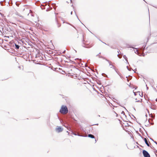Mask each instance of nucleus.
<instances>
[{
  "label": "nucleus",
  "mask_w": 157,
  "mask_h": 157,
  "mask_svg": "<svg viewBox=\"0 0 157 157\" xmlns=\"http://www.w3.org/2000/svg\"><path fill=\"white\" fill-rule=\"evenodd\" d=\"M126 46L127 48H135L132 47L129 44H126Z\"/></svg>",
  "instance_id": "10"
},
{
  "label": "nucleus",
  "mask_w": 157,
  "mask_h": 157,
  "mask_svg": "<svg viewBox=\"0 0 157 157\" xmlns=\"http://www.w3.org/2000/svg\"><path fill=\"white\" fill-rule=\"evenodd\" d=\"M146 45L144 46V48H141V51H143L144 50L145 47Z\"/></svg>",
  "instance_id": "17"
},
{
  "label": "nucleus",
  "mask_w": 157,
  "mask_h": 157,
  "mask_svg": "<svg viewBox=\"0 0 157 157\" xmlns=\"http://www.w3.org/2000/svg\"><path fill=\"white\" fill-rule=\"evenodd\" d=\"M78 20H79V21H80V20L79 19H78Z\"/></svg>",
  "instance_id": "38"
},
{
  "label": "nucleus",
  "mask_w": 157,
  "mask_h": 157,
  "mask_svg": "<svg viewBox=\"0 0 157 157\" xmlns=\"http://www.w3.org/2000/svg\"><path fill=\"white\" fill-rule=\"evenodd\" d=\"M88 137L92 138H94V136L92 134H89L88 135Z\"/></svg>",
  "instance_id": "9"
},
{
  "label": "nucleus",
  "mask_w": 157,
  "mask_h": 157,
  "mask_svg": "<svg viewBox=\"0 0 157 157\" xmlns=\"http://www.w3.org/2000/svg\"><path fill=\"white\" fill-rule=\"evenodd\" d=\"M77 135L79 136H82V137H85V136L83 135H80L78 133L77 134Z\"/></svg>",
  "instance_id": "16"
},
{
  "label": "nucleus",
  "mask_w": 157,
  "mask_h": 157,
  "mask_svg": "<svg viewBox=\"0 0 157 157\" xmlns=\"http://www.w3.org/2000/svg\"><path fill=\"white\" fill-rule=\"evenodd\" d=\"M135 52L136 53V54H138L139 55V56H141V54L140 55L139 54V51L138 50H136V51H135Z\"/></svg>",
  "instance_id": "12"
},
{
  "label": "nucleus",
  "mask_w": 157,
  "mask_h": 157,
  "mask_svg": "<svg viewBox=\"0 0 157 157\" xmlns=\"http://www.w3.org/2000/svg\"><path fill=\"white\" fill-rule=\"evenodd\" d=\"M143 153L144 157H150V155L149 153L145 150H143Z\"/></svg>",
  "instance_id": "2"
},
{
  "label": "nucleus",
  "mask_w": 157,
  "mask_h": 157,
  "mask_svg": "<svg viewBox=\"0 0 157 157\" xmlns=\"http://www.w3.org/2000/svg\"><path fill=\"white\" fill-rule=\"evenodd\" d=\"M78 20H79V21H80V20L79 19H78Z\"/></svg>",
  "instance_id": "39"
},
{
  "label": "nucleus",
  "mask_w": 157,
  "mask_h": 157,
  "mask_svg": "<svg viewBox=\"0 0 157 157\" xmlns=\"http://www.w3.org/2000/svg\"><path fill=\"white\" fill-rule=\"evenodd\" d=\"M118 52V53H119V52L118 51V52Z\"/></svg>",
  "instance_id": "37"
},
{
  "label": "nucleus",
  "mask_w": 157,
  "mask_h": 157,
  "mask_svg": "<svg viewBox=\"0 0 157 157\" xmlns=\"http://www.w3.org/2000/svg\"><path fill=\"white\" fill-rule=\"evenodd\" d=\"M102 75H103V76H105V75H106H106H105V74H104V73H103V74H102Z\"/></svg>",
  "instance_id": "22"
},
{
  "label": "nucleus",
  "mask_w": 157,
  "mask_h": 157,
  "mask_svg": "<svg viewBox=\"0 0 157 157\" xmlns=\"http://www.w3.org/2000/svg\"><path fill=\"white\" fill-rule=\"evenodd\" d=\"M147 89H148V87H147Z\"/></svg>",
  "instance_id": "33"
},
{
  "label": "nucleus",
  "mask_w": 157,
  "mask_h": 157,
  "mask_svg": "<svg viewBox=\"0 0 157 157\" xmlns=\"http://www.w3.org/2000/svg\"><path fill=\"white\" fill-rule=\"evenodd\" d=\"M141 94V95H142H142H143V94H142V93Z\"/></svg>",
  "instance_id": "31"
},
{
  "label": "nucleus",
  "mask_w": 157,
  "mask_h": 157,
  "mask_svg": "<svg viewBox=\"0 0 157 157\" xmlns=\"http://www.w3.org/2000/svg\"><path fill=\"white\" fill-rule=\"evenodd\" d=\"M129 69L131 70H132L133 71H134L135 73H136L135 71L136 70V69L134 70H132L131 68H129Z\"/></svg>",
  "instance_id": "20"
},
{
  "label": "nucleus",
  "mask_w": 157,
  "mask_h": 157,
  "mask_svg": "<svg viewBox=\"0 0 157 157\" xmlns=\"http://www.w3.org/2000/svg\"><path fill=\"white\" fill-rule=\"evenodd\" d=\"M121 114H123L124 115H125L123 111H122V112L121 113Z\"/></svg>",
  "instance_id": "18"
},
{
  "label": "nucleus",
  "mask_w": 157,
  "mask_h": 157,
  "mask_svg": "<svg viewBox=\"0 0 157 157\" xmlns=\"http://www.w3.org/2000/svg\"><path fill=\"white\" fill-rule=\"evenodd\" d=\"M136 100H137V99L136 98Z\"/></svg>",
  "instance_id": "42"
},
{
  "label": "nucleus",
  "mask_w": 157,
  "mask_h": 157,
  "mask_svg": "<svg viewBox=\"0 0 157 157\" xmlns=\"http://www.w3.org/2000/svg\"><path fill=\"white\" fill-rule=\"evenodd\" d=\"M0 14H1V15H2V14L1 13H0Z\"/></svg>",
  "instance_id": "32"
},
{
  "label": "nucleus",
  "mask_w": 157,
  "mask_h": 157,
  "mask_svg": "<svg viewBox=\"0 0 157 157\" xmlns=\"http://www.w3.org/2000/svg\"><path fill=\"white\" fill-rule=\"evenodd\" d=\"M68 112L67 107L66 106L62 105L59 110V112L63 114H66Z\"/></svg>",
  "instance_id": "1"
},
{
  "label": "nucleus",
  "mask_w": 157,
  "mask_h": 157,
  "mask_svg": "<svg viewBox=\"0 0 157 157\" xmlns=\"http://www.w3.org/2000/svg\"><path fill=\"white\" fill-rule=\"evenodd\" d=\"M14 44L16 49H18L19 48V46L17 44Z\"/></svg>",
  "instance_id": "11"
},
{
  "label": "nucleus",
  "mask_w": 157,
  "mask_h": 157,
  "mask_svg": "<svg viewBox=\"0 0 157 157\" xmlns=\"http://www.w3.org/2000/svg\"><path fill=\"white\" fill-rule=\"evenodd\" d=\"M153 141V140H152V139L150 138Z\"/></svg>",
  "instance_id": "35"
},
{
  "label": "nucleus",
  "mask_w": 157,
  "mask_h": 157,
  "mask_svg": "<svg viewBox=\"0 0 157 157\" xmlns=\"http://www.w3.org/2000/svg\"><path fill=\"white\" fill-rule=\"evenodd\" d=\"M65 52V51H64L63 52V53H64Z\"/></svg>",
  "instance_id": "27"
},
{
  "label": "nucleus",
  "mask_w": 157,
  "mask_h": 157,
  "mask_svg": "<svg viewBox=\"0 0 157 157\" xmlns=\"http://www.w3.org/2000/svg\"><path fill=\"white\" fill-rule=\"evenodd\" d=\"M144 141L145 142V143L146 144L147 146L149 147L150 146H149V143L148 142V141H147V139L146 138H144Z\"/></svg>",
  "instance_id": "5"
},
{
  "label": "nucleus",
  "mask_w": 157,
  "mask_h": 157,
  "mask_svg": "<svg viewBox=\"0 0 157 157\" xmlns=\"http://www.w3.org/2000/svg\"><path fill=\"white\" fill-rule=\"evenodd\" d=\"M99 56V54H98V55H97V56Z\"/></svg>",
  "instance_id": "30"
},
{
  "label": "nucleus",
  "mask_w": 157,
  "mask_h": 157,
  "mask_svg": "<svg viewBox=\"0 0 157 157\" xmlns=\"http://www.w3.org/2000/svg\"><path fill=\"white\" fill-rule=\"evenodd\" d=\"M56 23L57 24V27H60L61 26V25L59 24L58 23V21H57V20L56 18Z\"/></svg>",
  "instance_id": "8"
},
{
  "label": "nucleus",
  "mask_w": 157,
  "mask_h": 157,
  "mask_svg": "<svg viewBox=\"0 0 157 157\" xmlns=\"http://www.w3.org/2000/svg\"><path fill=\"white\" fill-rule=\"evenodd\" d=\"M127 69L128 70V71H131V70H129V68L128 67V66H127Z\"/></svg>",
  "instance_id": "21"
},
{
  "label": "nucleus",
  "mask_w": 157,
  "mask_h": 157,
  "mask_svg": "<svg viewBox=\"0 0 157 157\" xmlns=\"http://www.w3.org/2000/svg\"><path fill=\"white\" fill-rule=\"evenodd\" d=\"M92 45H90L89 44H85L83 43V44H82V46L85 48H91L92 46Z\"/></svg>",
  "instance_id": "4"
},
{
  "label": "nucleus",
  "mask_w": 157,
  "mask_h": 157,
  "mask_svg": "<svg viewBox=\"0 0 157 157\" xmlns=\"http://www.w3.org/2000/svg\"><path fill=\"white\" fill-rule=\"evenodd\" d=\"M110 66H111L110 67V68H112L113 69H114L115 70L116 72L117 73V71H116V68L112 64H111V65Z\"/></svg>",
  "instance_id": "7"
},
{
  "label": "nucleus",
  "mask_w": 157,
  "mask_h": 157,
  "mask_svg": "<svg viewBox=\"0 0 157 157\" xmlns=\"http://www.w3.org/2000/svg\"><path fill=\"white\" fill-rule=\"evenodd\" d=\"M56 131L58 132H62L63 130V128L60 127H59L56 128Z\"/></svg>",
  "instance_id": "3"
},
{
  "label": "nucleus",
  "mask_w": 157,
  "mask_h": 157,
  "mask_svg": "<svg viewBox=\"0 0 157 157\" xmlns=\"http://www.w3.org/2000/svg\"><path fill=\"white\" fill-rule=\"evenodd\" d=\"M72 14V11H71V14Z\"/></svg>",
  "instance_id": "26"
},
{
  "label": "nucleus",
  "mask_w": 157,
  "mask_h": 157,
  "mask_svg": "<svg viewBox=\"0 0 157 157\" xmlns=\"http://www.w3.org/2000/svg\"><path fill=\"white\" fill-rule=\"evenodd\" d=\"M134 94L135 95H136V94L135 92H134Z\"/></svg>",
  "instance_id": "25"
},
{
  "label": "nucleus",
  "mask_w": 157,
  "mask_h": 157,
  "mask_svg": "<svg viewBox=\"0 0 157 157\" xmlns=\"http://www.w3.org/2000/svg\"><path fill=\"white\" fill-rule=\"evenodd\" d=\"M67 133H68V134H69V132H68V131H67Z\"/></svg>",
  "instance_id": "28"
},
{
  "label": "nucleus",
  "mask_w": 157,
  "mask_h": 157,
  "mask_svg": "<svg viewBox=\"0 0 157 157\" xmlns=\"http://www.w3.org/2000/svg\"><path fill=\"white\" fill-rule=\"evenodd\" d=\"M140 96H141V94H140Z\"/></svg>",
  "instance_id": "36"
},
{
  "label": "nucleus",
  "mask_w": 157,
  "mask_h": 157,
  "mask_svg": "<svg viewBox=\"0 0 157 157\" xmlns=\"http://www.w3.org/2000/svg\"><path fill=\"white\" fill-rule=\"evenodd\" d=\"M78 20H79V21H80V20L79 19H78Z\"/></svg>",
  "instance_id": "40"
},
{
  "label": "nucleus",
  "mask_w": 157,
  "mask_h": 157,
  "mask_svg": "<svg viewBox=\"0 0 157 157\" xmlns=\"http://www.w3.org/2000/svg\"><path fill=\"white\" fill-rule=\"evenodd\" d=\"M123 57L125 59V60L126 61L127 63L128 64L129 63L128 62V58L125 55H124L123 56Z\"/></svg>",
  "instance_id": "6"
},
{
  "label": "nucleus",
  "mask_w": 157,
  "mask_h": 157,
  "mask_svg": "<svg viewBox=\"0 0 157 157\" xmlns=\"http://www.w3.org/2000/svg\"><path fill=\"white\" fill-rule=\"evenodd\" d=\"M145 116H146H146H147V114H146V115H145Z\"/></svg>",
  "instance_id": "34"
},
{
  "label": "nucleus",
  "mask_w": 157,
  "mask_h": 157,
  "mask_svg": "<svg viewBox=\"0 0 157 157\" xmlns=\"http://www.w3.org/2000/svg\"><path fill=\"white\" fill-rule=\"evenodd\" d=\"M72 133L73 134H74V135H75V136H76V135H77V134H76V133H75L74 132H72Z\"/></svg>",
  "instance_id": "19"
},
{
  "label": "nucleus",
  "mask_w": 157,
  "mask_h": 157,
  "mask_svg": "<svg viewBox=\"0 0 157 157\" xmlns=\"http://www.w3.org/2000/svg\"><path fill=\"white\" fill-rule=\"evenodd\" d=\"M83 41H84V40L83 39Z\"/></svg>",
  "instance_id": "41"
},
{
  "label": "nucleus",
  "mask_w": 157,
  "mask_h": 157,
  "mask_svg": "<svg viewBox=\"0 0 157 157\" xmlns=\"http://www.w3.org/2000/svg\"><path fill=\"white\" fill-rule=\"evenodd\" d=\"M76 15V16H77V18L78 19V16H77V15Z\"/></svg>",
  "instance_id": "29"
},
{
  "label": "nucleus",
  "mask_w": 157,
  "mask_h": 157,
  "mask_svg": "<svg viewBox=\"0 0 157 157\" xmlns=\"http://www.w3.org/2000/svg\"><path fill=\"white\" fill-rule=\"evenodd\" d=\"M143 0L144 1V0Z\"/></svg>",
  "instance_id": "44"
},
{
  "label": "nucleus",
  "mask_w": 157,
  "mask_h": 157,
  "mask_svg": "<svg viewBox=\"0 0 157 157\" xmlns=\"http://www.w3.org/2000/svg\"><path fill=\"white\" fill-rule=\"evenodd\" d=\"M151 108L152 109H155V106L154 105H151Z\"/></svg>",
  "instance_id": "14"
},
{
  "label": "nucleus",
  "mask_w": 157,
  "mask_h": 157,
  "mask_svg": "<svg viewBox=\"0 0 157 157\" xmlns=\"http://www.w3.org/2000/svg\"><path fill=\"white\" fill-rule=\"evenodd\" d=\"M154 143H155L157 145V142L156 141H154Z\"/></svg>",
  "instance_id": "24"
},
{
  "label": "nucleus",
  "mask_w": 157,
  "mask_h": 157,
  "mask_svg": "<svg viewBox=\"0 0 157 157\" xmlns=\"http://www.w3.org/2000/svg\"><path fill=\"white\" fill-rule=\"evenodd\" d=\"M117 56L119 58H121L122 57V55L121 54L120 55V54H119L117 55Z\"/></svg>",
  "instance_id": "13"
},
{
  "label": "nucleus",
  "mask_w": 157,
  "mask_h": 157,
  "mask_svg": "<svg viewBox=\"0 0 157 157\" xmlns=\"http://www.w3.org/2000/svg\"><path fill=\"white\" fill-rule=\"evenodd\" d=\"M155 8H157V7H155Z\"/></svg>",
  "instance_id": "43"
},
{
  "label": "nucleus",
  "mask_w": 157,
  "mask_h": 157,
  "mask_svg": "<svg viewBox=\"0 0 157 157\" xmlns=\"http://www.w3.org/2000/svg\"><path fill=\"white\" fill-rule=\"evenodd\" d=\"M106 60L109 62V66H111L112 64L111 63V62L110 61H109V60H108L107 59H106Z\"/></svg>",
  "instance_id": "15"
},
{
  "label": "nucleus",
  "mask_w": 157,
  "mask_h": 157,
  "mask_svg": "<svg viewBox=\"0 0 157 157\" xmlns=\"http://www.w3.org/2000/svg\"><path fill=\"white\" fill-rule=\"evenodd\" d=\"M136 102H141V101H140V100H138V101H136Z\"/></svg>",
  "instance_id": "23"
}]
</instances>
